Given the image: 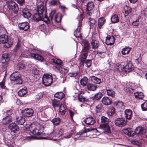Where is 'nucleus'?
I'll return each instance as SVG.
<instances>
[{
  "label": "nucleus",
  "mask_w": 147,
  "mask_h": 147,
  "mask_svg": "<svg viewBox=\"0 0 147 147\" xmlns=\"http://www.w3.org/2000/svg\"><path fill=\"white\" fill-rule=\"evenodd\" d=\"M29 129L33 134L38 136H27L25 138L26 140L30 141L35 139H47L46 134L43 132L42 127L39 124L36 125L34 123L31 124L29 125Z\"/></svg>",
  "instance_id": "1"
},
{
  "label": "nucleus",
  "mask_w": 147,
  "mask_h": 147,
  "mask_svg": "<svg viewBox=\"0 0 147 147\" xmlns=\"http://www.w3.org/2000/svg\"><path fill=\"white\" fill-rule=\"evenodd\" d=\"M13 42V40L8 39L7 35L3 34L0 36V44H4V47L9 48L11 47Z\"/></svg>",
  "instance_id": "2"
},
{
  "label": "nucleus",
  "mask_w": 147,
  "mask_h": 147,
  "mask_svg": "<svg viewBox=\"0 0 147 147\" xmlns=\"http://www.w3.org/2000/svg\"><path fill=\"white\" fill-rule=\"evenodd\" d=\"M78 27L76 30H75L74 35L77 38L81 39L82 37L81 36V33L80 31V30L81 26V23L83 19V17L82 14H80V15L78 17Z\"/></svg>",
  "instance_id": "3"
},
{
  "label": "nucleus",
  "mask_w": 147,
  "mask_h": 147,
  "mask_svg": "<svg viewBox=\"0 0 147 147\" xmlns=\"http://www.w3.org/2000/svg\"><path fill=\"white\" fill-rule=\"evenodd\" d=\"M118 68L120 71L127 73L131 71L133 69V67L132 63H129L124 66L120 65Z\"/></svg>",
  "instance_id": "4"
},
{
  "label": "nucleus",
  "mask_w": 147,
  "mask_h": 147,
  "mask_svg": "<svg viewBox=\"0 0 147 147\" xmlns=\"http://www.w3.org/2000/svg\"><path fill=\"white\" fill-rule=\"evenodd\" d=\"M43 84L47 86L51 85L52 83L53 78L51 75L45 74L42 78Z\"/></svg>",
  "instance_id": "5"
},
{
  "label": "nucleus",
  "mask_w": 147,
  "mask_h": 147,
  "mask_svg": "<svg viewBox=\"0 0 147 147\" xmlns=\"http://www.w3.org/2000/svg\"><path fill=\"white\" fill-rule=\"evenodd\" d=\"M55 134L54 133L50 134L49 136H47V139L58 140L63 138V132L62 130H60L59 131L55 136H54Z\"/></svg>",
  "instance_id": "6"
},
{
  "label": "nucleus",
  "mask_w": 147,
  "mask_h": 147,
  "mask_svg": "<svg viewBox=\"0 0 147 147\" xmlns=\"http://www.w3.org/2000/svg\"><path fill=\"white\" fill-rule=\"evenodd\" d=\"M10 79L14 81L16 84H21L22 83V80L20 77V75L18 73L13 74L11 75Z\"/></svg>",
  "instance_id": "7"
},
{
  "label": "nucleus",
  "mask_w": 147,
  "mask_h": 147,
  "mask_svg": "<svg viewBox=\"0 0 147 147\" xmlns=\"http://www.w3.org/2000/svg\"><path fill=\"white\" fill-rule=\"evenodd\" d=\"M127 122V120L123 118H119L115 121V123L116 125L121 127L124 126Z\"/></svg>",
  "instance_id": "8"
},
{
  "label": "nucleus",
  "mask_w": 147,
  "mask_h": 147,
  "mask_svg": "<svg viewBox=\"0 0 147 147\" xmlns=\"http://www.w3.org/2000/svg\"><path fill=\"white\" fill-rule=\"evenodd\" d=\"M9 60V58L7 54L5 53L3 54L2 57L1 63L4 67H5L7 66Z\"/></svg>",
  "instance_id": "9"
},
{
  "label": "nucleus",
  "mask_w": 147,
  "mask_h": 147,
  "mask_svg": "<svg viewBox=\"0 0 147 147\" xmlns=\"http://www.w3.org/2000/svg\"><path fill=\"white\" fill-rule=\"evenodd\" d=\"M34 112V110L30 108L25 109L22 111V115L24 116L27 117H30L32 116Z\"/></svg>",
  "instance_id": "10"
},
{
  "label": "nucleus",
  "mask_w": 147,
  "mask_h": 147,
  "mask_svg": "<svg viewBox=\"0 0 147 147\" xmlns=\"http://www.w3.org/2000/svg\"><path fill=\"white\" fill-rule=\"evenodd\" d=\"M11 113V112L10 111H7V114L8 115L3 118L2 121V122L3 124H7L12 121L11 117L9 115Z\"/></svg>",
  "instance_id": "11"
},
{
  "label": "nucleus",
  "mask_w": 147,
  "mask_h": 147,
  "mask_svg": "<svg viewBox=\"0 0 147 147\" xmlns=\"http://www.w3.org/2000/svg\"><path fill=\"white\" fill-rule=\"evenodd\" d=\"M147 129L145 128L138 126L135 129V133L139 135H142L146 133Z\"/></svg>",
  "instance_id": "12"
},
{
  "label": "nucleus",
  "mask_w": 147,
  "mask_h": 147,
  "mask_svg": "<svg viewBox=\"0 0 147 147\" xmlns=\"http://www.w3.org/2000/svg\"><path fill=\"white\" fill-rule=\"evenodd\" d=\"M94 6V4L93 2H89L88 3L87 6V13L89 16L92 15Z\"/></svg>",
  "instance_id": "13"
},
{
  "label": "nucleus",
  "mask_w": 147,
  "mask_h": 147,
  "mask_svg": "<svg viewBox=\"0 0 147 147\" xmlns=\"http://www.w3.org/2000/svg\"><path fill=\"white\" fill-rule=\"evenodd\" d=\"M114 42V38L113 36L109 35L107 37L105 42L107 45H111L113 44Z\"/></svg>",
  "instance_id": "14"
},
{
  "label": "nucleus",
  "mask_w": 147,
  "mask_h": 147,
  "mask_svg": "<svg viewBox=\"0 0 147 147\" xmlns=\"http://www.w3.org/2000/svg\"><path fill=\"white\" fill-rule=\"evenodd\" d=\"M46 8L42 5H38L37 8V13L39 14H44L46 13Z\"/></svg>",
  "instance_id": "15"
},
{
  "label": "nucleus",
  "mask_w": 147,
  "mask_h": 147,
  "mask_svg": "<svg viewBox=\"0 0 147 147\" xmlns=\"http://www.w3.org/2000/svg\"><path fill=\"white\" fill-rule=\"evenodd\" d=\"M30 53L31 57L34 59L40 61L43 60V58L41 55L34 53L32 51L30 52Z\"/></svg>",
  "instance_id": "16"
},
{
  "label": "nucleus",
  "mask_w": 147,
  "mask_h": 147,
  "mask_svg": "<svg viewBox=\"0 0 147 147\" xmlns=\"http://www.w3.org/2000/svg\"><path fill=\"white\" fill-rule=\"evenodd\" d=\"M88 54V51H82L81 54L80 56V61L82 64L84 63V62L86 59L87 55Z\"/></svg>",
  "instance_id": "17"
},
{
  "label": "nucleus",
  "mask_w": 147,
  "mask_h": 147,
  "mask_svg": "<svg viewBox=\"0 0 147 147\" xmlns=\"http://www.w3.org/2000/svg\"><path fill=\"white\" fill-rule=\"evenodd\" d=\"M18 26L20 29L25 31L28 30L29 27V24L27 22H24L19 24Z\"/></svg>",
  "instance_id": "18"
},
{
  "label": "nucleus",
  "mask_w": 147,
  "mask_h": 147,
  "mask_svg": "<svg viewBox=\"0 0 147 147\" xmlns=\"http://www.w3.org/2000/svg\"><path fill=\"white\" fill-rule=\"evenodd\" d=\"M22 15L25 18H28L30 17L31 14L27 8L22 9Z\"/></svg>",
  "instance_id": "19"
},
{
  "label": "nucleus",
  "mask_w": 147,
  "mask_h": 147,
  "mask_svg": "<svg viewBox=\"0 0 147 147\" xmlns=\"http://www.w3.org/2000/svg\"><path fill=\"white\" fill-rule=\"evenodd\" d=\"M9 127L11 131L14 133L16 132L19 129L18 127L15 123H13L10 124Z\"/></svg>",
  "instance_id": "20"
},
{
  "label": "nucleus",
  "mask_w": 147,
  "mask_h": 147,
  "mask_svg": "<svg viewBox=\"0 0 147 147\" xmlns=\"http://www.w3.org/2000/svg\"><path fill=\"white\" fill-rule=\"evenodd\" d=\"M85 123L88 125H93L95 123L94 119L92 117H89L86 118L84 120Z\"/></svg>",
  "instance_id": "21"
},
{
  "label": "nucleus",
  "mask_w": 147,
  "mask_h": 147,
  "mask_svg": "<svg viewBox=\"0 0 147 147\" xmlns=\"http://www.w3.org/2000/svg\"><path fill=\"white\" fill-rule=\"evenodd\" d=\"M123 133L126 135L129 136H133L135 134V132L130 128L123 129Z\"/></svg>",
  "instance_id": "22"
},
{
  "label": "nucleus",
  "mask_w": 147,
  "mask_h": 147,
  "mask_svg": "<svg viewBox=\"0 0 147 147\" xmlns=\"http://www.w3.org/2000/svg\"><path fill=\"white\" fill-rule=\"evenodd\" d=\"M142 23V20L140 17H138L132 23V24L134 26H138L140 24Z\"/></svg>",
  "instance_id": "23"
},
{
  "label": "nucleus",
  "mask_w": 147,
  "mask_h": 147,
  "mask_svg": "<svg viewBox=\"0 0 147 147\" xmlns=\"http://www.w3.org/2000/svg\"><path fill=\"white\" fill-rule=\"evenodd\" d=\"M102 102L104 105H108L111 104V100L107 97H104L102 100Z\"/></svg>",
  "instance_id": "24"
},
{
  "label": "nucleus",
  "mask_w": 147,
  "mask_h": 147,
  "mask_svg": "<svg viewBox=\"0 0 147 147\" xmlns=\"http://www.w3.org/2000/svg\"><path fill=\"white\" fill-rule=\"evenodd\" d=\"M101 128L104 131V132L106 134H108L111 132L110 128L108 125L101 126Z\"/></svg>",
  "instance_id": "25"
},
{
  "label": "nucleus",
  "mask_w": 147,
  "mask_h": 147,
  "mask_svg": "<svg viewBox=\"0 0 147 147\" xmlns=\"http://www.w3.org/2000/svg\"><path fill=\"white\" fill-rule=\"evenodd\" d=\"M28 92L27 89L24 88L20 89L18 92L19 96L21 97L24 96Z\"/></svg>",
  "instance_id": "26"
},
{
  "label": "nucleus",
  "mask_w": 147,
  "mask_h": 147,
  "mask_svg": "<svg viewBox=\"0 0 147 147\" xmlns=\"http://www.w3.org/2000/svg\"><path fill=\"white\" fill-rule=\"evenodd\" d=\"M125 117L126 119H130L131 118L132 115V111L130 109H126L125 111Z\"/></svg>",
  "instance_id": "27"
},
{
  "label": "nucleus",
  "mask_w": 147,
  "mask_h": 147,
  "mask_svg": "<svg viewBox=\"0 0 147 147\" xmlns=\"http://www.w3.org/2000/svg\"><path fill=\"white\" fill-rule=\"evenodd\" d=\"M101 122L100 126L108 125L109 123V119L106 117L102 116L101 117Z\"/></svg>",
  "instance_id": "28"
},
{
  "label": "nucleus",
  "mask_w": 147,
  "mask_h": 147,
  "mask_svg": "<svg viewBox=\"0 0 147 147\" xmlns=\"http://www.w3.org/2000/svg\"><path fill=\"white\" fill-rule=\"evenodd\" d=\"M131 49V48L128 47H126L123 48L121 50V53L123 55L128 54Z\"/></svg>",
  "instance_id": "29"
},
{
  "label": "nucleus",
  "mask_w": 147,
  "mask_h": 147,
  "mask_svg": "<svg viewBox=\"0 0 147 147\" xmlns=\"http://www.w3.org/2000/svg\"><path fill=\"white\" fill-rule=\"evenodd\" d=\"M135 97L137 99H140L144 97L143 93L141 92H136L134 93Z\"/></svg>",
  "instance_id": "30"
},
{
  "label": "nucleus",
  "mask_w": 147,
  "mask_h": 147,
  "mask_svg": "<svg viewBox=\"0 0 147 147\" xmlns=\"http://www.w3.org/2000/svg\"><path fill=\"white\" fill-rule=\"evenodd\" d=\"M87 89L90 91H94L97 88L96 85L92 84H89L87 85Z\"/></svg>",
  "instance_id": "31"
},
{
  "label": "nucleus",
  "mask_w": 147,
  "mask_h": 147,
  "mask_svg": "<svg viewBox=\"0 0 147 147\" xmlns=\"http://www.w3.org/2000/svg\"><path fill=\"white\" fill-rule=\"evenodd\" d=\"M82 45L84 47L82 51H88L89 49V45L88 42L86 40H83L82 43Z\"/></svg>",
  "instance_id": "32"
},
{
  "label": "nucleus",
  "mask_w": 147,
  "mask_h": 147,
  "mask_svg": "<svg viewBox=\"0 0 147 147\" xmlns=\"http://www.w3.org/2000/svg\"><path fill=\"white\" fill-rule=\"evenodd\" d=\"M124 10L125 12V16H127L130 14L131 12V8L127 6L124 7Z\"/></svg>",
  "instance_id": "33"
},
{
  "label": "nucleus",
  "mask_w": 147,
  "mask_h": 147,
  "mask_svg": "<svg viewBox=\"0 0 147 147\" xmlns=\"http://www.w3.org/2000/svg\"><path fill=\"white\" fill-rule=\"evenodd\" d=\"M25 121V119L22 116H20L16 118L17 123L18 125H22Z\"/></svg>",
  "instance_id": "34"
},
{
  "label": "nucleus",
  "mask_w": 147,
  "mask_h": 147,
  "mask_svg": "<svg viewBox=\"0 0 147 147\" xmlns=\"http://www.w3.org/2000/svg\"><path fill=\"white\" fill-rule=\"evenodd\" d=\"M66 108L64 105L62 104L60 106L59 109L60 114L62 115H64L65 113Z\"/></svg>",
  "instance_id": "35"
},
{
  "label": "nucleus",
  "mask_w": 147,
  "mask_h": 147,
  "mask_svg": "<svg viewBox=\"0 0 147 147\" xmlns=\"http://www.w3.org/2000/svg\"><path fill=\"white\" fill-rule=\"evenodd\" d=\"M90 80L92 82L96 84H99L101 82L100 79L94 76L91 77Z\"/></svg>",
  "instance_id": "36"
},
{
  "label": "nucleus",
  "mask_w": 147,
  "mask_h": 147,
  "mask_svg": "<svg viewBox=\"0 0 147 147\" xmlns=\"http://www.w3.org/2000/svg\"><path fill=\"white\" fill-rule=\"evenodd\" d=\"M92 131H93L94 132L96 133L98 132V131L96 129H90L88 128L87 129H85L83 131V132H80L78 134V135H82L83 133H86L87 132H88Z\"/></svg>",
  "instance_id": "37"
},
{
  "label": "nucleus",
  "mask_w": 147,
  "mask_h": 147,
  "mask_svg": "<svg viewBox=\"0 0 147 147\" xmlns=\"http://www.w3.org/2000/svg\"><path fill=\"white\" fill-rule=\"evenodd\" d=\"M43 17V14H41L38 13H36L33 16L34 19L37 21H38L39 20H42V18Z\"/></svg>",
  "instance_id": "38"
},
{
  "label": "nucleus",
  "mask_w": 147,
  "mask_h": 147,
  "mask_svg": "<svg viewBox=\"0 0 147 147\" xmlns=\"http://www.w3.org/2000/svg\"><path fill=\"white\" fill-rule=\"evenodd\" d=\"M74 132L72 131H71L63 133V137L65 138H71L73 133Z\"/></svg>",
  "instance_id": "39"
},
{
  "label": "nucleus",
  "mask_w": 147,
  "mask_h": 147,
  "mask_svg": "<svg viewBox=\"0 0 147 147\" xmlns=\"http://www.w3.org/2000/svg\"><path fill=\"white\" fill-rule=\"evenodd\" d=\"M91 45L93 49H96L99 45V42L96 40H93L91 42Z\"/></svg>",
  "instance_id": "40"
},
{
  "label": "nucleus",
  "mask_w": 147,
  "mask_h": 147,
  "mask_svg": "<svg viewBox=\"0 0 147 147\" xmlns=\"http://www.w3.org/2000/svg\"><path fill=\"white\" fill-rule=\"evenodd\" d=\"M65 95L62 92H58L56 93L54 95V96L58 98L61 99L64 97Z\"/></svg>",
  "instance_id": "41"
},
{
  "label": "nucleus",
  "mask_w": 147,
  "mask_h": 147,
  "mask_svg": "<svg viewBox=\"0 0 147 147\" xmlns=\"http://www.w3.org/2000/svg\"><path fill=\"white\" fill-rule=\"evenodd\" d=\"M88 82V79L86 77H84L80 80L81 84L83 86H86Z\"/></svg>",
  "instance_id": "42"
},
{
  "label": "nucleus",
  "mask_w": 147,
  "mask_h": 147,
  "mask_svg": "<svg viewBox=\"0 0 147 147\" xmlns=\"http://www.w3.org/2000/svg\"><path fill=\"white\" fill-rule=\"evenodd\" d=\"M102 96V94L101 92H98L92 97V98L94 100H97L100 99Z\"/></svg>",
  "instance_id": "43"
},
{
  "label": "nucleus",
  "mask_w": 147,
  "mask_h": 147,
  "mask_svg": "<svg viewBox=\"0 0 147 147\" xmlns=\"http://www.w3.org/2000/svg\"><path fill=\"white\" fill-rule=\"evenodd\" d=\"M61 14L60 13H58L56 14L53 20L55 22H60L61 20Z\"/></svg>",
  "instance_id": "44"
},
{
  "label": "nucleus",
  "mask_w": 147,
  "mask_h": 147,
  "mask_svg": "<svg viewBox=\"0 0 147 147\" xmlns=\"http://www.w3.org/2000/svg\"><path fill=\"white\" fill-rule=\"evenodd\" d=\"M105 20V19L103 17H101L99 19L98 22V25L99 28H100L103 25Z\"/></svg>",
  "instance_id": "45"
},
{
  "label": "nucleus",
  "mask_w": 147,
  "mask_h": 147,
  "mask_svg": "<svg viewBox=\"0 0 147 147\" xmlns=\"http://www.w3.org/2000/svg\"><path fill=\"white\" fill-rule=\"evenodd\" d=\"M115 113V109L113 107L109 108L107 112V113L109 115L111 116L113 115Z\"/></svg>",
  "instance_id": "46"
},
{
  "label": "nucleus",
  "mask_w": 147,
  "mask_h": 147,
  "mask_svg": "<svg viewBox=\"0 0 147 147\" xmlns=\"http://www.w3.org/2000/svg\"><path fill=\"white\" fill-rule=\"evenodd\" d=\"M111 21L112 22L115 23L118 22L119 21V19L118 16L117 15H114L111 18Z\"/></svg>",
  "instance_id": "47"
},
{
  "label": "nucleus",
  "mask_w": 147,
  "mask_h": 147,
  "mask_svg": "<svg viewBox=\"0 0 147 147\" xmlns=\"http://www.w3.org/2000/svg\"><path fill=\"white\" fill-rule=\"evenodd\" d=\"M12 8H9V10L12 12H13L14 13L16 14L18 12V5H17L16 6H15L12 7Z\"/></svg>",
  "instance_id": "48"
},
{
  "label": "nucleus",
  "mask_w": 147,
  "mask_h": 147,
  "mask_svg": "<svg viewBox=\"0 0 147 147\" xmlns=\"http://www.w3.org/2000/svg\"><path fill=\"white\" fill-rule=\"evenodd\" d=\"M52 123L54 125H57L59 124L60 122V119L58 117L54 118L52 120Z\"/></svg>",
  "instance_id": "49"
},
{
  "label": "nucleus",
  "mask_w": 147,
  "mask_h": 147,
  "mask_svg": "<svg viewBox=\"0 0 147 147\" xmlns=\"http://www.w3.org/2000/svg\"><path fill=\"white\" fill-rule=\"evenodd\" d=\"M26 65L23 62H21L19 63L17 67L19 68V69H22L26 67Z\"/></svg>",
  "instance_id": "50"
},
{
  "label": "nucleus",
  "mask_w": 147,
  "mask_h": 147,
  "mask_svg": "<svg viewBox=\"0 0 147 147\" xmlns=\"http://www.w3.org/2000/svg\"><path fill=\"white\" fill-rule=\"evenodd\" d=\"M107 94L112 97H114L115 96V92L112 89H109L107 90Z\"/></svg>",
  "instance_id": "51"
},
{
  "label": "nucleus",
  "mask_w": 147,
  "mask_h": 147,
  "mask_svg": "<svg viewBox=\"0 0 147 147\" xmlns=\"http://www.w3.org/2000/svg\"><path fill=\"white\" fill-rule=\"evenodd\" d=\"M17 5V4H16L14 1H13L11 2H9L8 3H7V6L8 9L10 8H12V7L14 6H16Z\"/></svg>",
  "instance_id": "52"
},
{
  "label": "nucleus",
  "mask_w": 147,
  "mask_h": 147,
  "mask_svg": "<svg viewBox=\"0 0 147 147\" xmlns=\"http://www.w3.org/2000/svg\"><path fill=\"white\" fill-rule=\"evenodd\" d=\"M57 68L62 73H65L67 71V68L66 67H65L62 66H60L57 67Z\"/></svg>",
  "instance_id": "53"
},
{
  "label": "nucleus",
  "mask_w": 147,
  "mask_h": 147,
  "mask_svg": "<svg viewBox=\"0 0 147 147\" xmlns=\"http://www.w3.org/2000/svg\"><path fill=\"white\" fill-rule=\"evenodd\" d=\"M141 108L143 111H145L147 110V100L144 102L141 105Z\"/></svg>",
  "instance_id": "54"
},
{
  "label": "nucleus",
  "mask_w": 147,
  "mask_h": 147,
  "mask_svg": "<svg viewBox=\"0 0 147 147\" xmlns=\"http://www.w3.org/2000/svg\"><path fill=\"white\" fill-rule=\"evenodd\" d=\"M114 105L115 106H117L121 107L123 106V103L121 101H119L115 102L114 103Z\"/></svg>",
  "instance_id": "55"
},
{
  "label": "nucleus",
  "mask_w": 147,
  "mask_h": 147,
  "mask_svg": "<svg viewBox=\"0 0 147 147\" xmlns=\"http://www.w3.org/2000/svg\"><path fill=\"white\" fill-rule=\"evenodd\" d=\"M42 20H42L45 22L48 23L50 22V20L47 17L45 14H43V17H42Z\"/></svg>",
  "instance_id": "56"
},
{
  "label": "nucleus",
  "mask_w": 147,
  "mask_h": 147,
  "mask_svg": "<svg viewBox=\"0 0 147 147\" xmlns=\"http://www.w3.org/2000/svg\"><path fill=\"white\" fill-rule=\"evenodd\" d=\"M43 94L41 93H39L35 96V99L36 100H38L42 98L43 97Z\"/></svg>",
  "instance_id": "57"
},
{
  "label": "nucleus",
  "mask_w": 147,
  "mask_h": 147,
  "mask_svg": "<svg viewBox=\"0 0 147 147\" xmlns=\"http://www.w3.org/2000/svg\"><path fill=\"white\" fill-rule=\"evenodd\" d=\"M52 62L59 65H61L62 63V61L60 59L55 58L52 59Z\"/></svg>",
  "instance_id": "58"
},
{
  "label": "nucleus",
  "mask_w": 147,
  "mask_h": 147,
  "mask_svg": "<svg viewBox=\"0 0 147 147\" xmlns=\"http://www.w3.org/2000/svg\"><path fill=\"white\" fill-rule=\"evenodd\" d=\"M78 99L79 101L82 102H84L85 100V97L81 95V94H78Z\"/></svg>",
  "instance_id": "59"
},
{
  "label": "nucleus",
  "mask_w": 147,
  "mask_h": 147,
  "mask_svg": "<svg viewBox=\"0 0 147 147\" xmlns=\"http://www.w3.org/2000/svg\"><path fill=\"white\" fill-rule=\"evenodd\" d=\"M56 13V10H53L50 13V18L51 20H53L55 16V14Z\"/></svg>",
  "instance_id": "60"
},
{
  "label": "nucleus",
  "mask_w": 147,
  "mask_h": 147,
  "mask_svg": "<svg viewBox=\"0 0 147 147\" xmlns=\"http://www.w3.org/2000/svg\"><path fill=\"white\" fill-rule=\"evenodd\" d=\"M21 42L20 40H18L15 48L14 49V51H17L19 48L21 46Z\"/></svg>",
  "instance_id": "61"
},
{
  "label": "nucleus",
  "mask_w": 147,
  "mask_h": 147,
  "mask_svg": "<svg viewBox=\"0 0 147 147\" xmlns=\"http://www.w3.org/2000/svg\"><path fill=\"white\" fill-rule=\"evenodd\" d=\"M53 105L54 108L58 107L60 105V103L59 101L55 100L53 101Z\"/></svg>",
  "instance_id": "62"
},
{
  "label": "nucleus",
  "mask_w": 147,
  "mask_h": 147,
  "mask_svg": "<svg viewBox=\"0 0 147 147\" xmlns=\"http://www.w3.org/2000/svg\"><path fill=\"white\" fill-rule=\"evenodd\" d=\"M131 143L132 144L135 145L137 146H140L141 145V143L139 142L138 141L136 140H132L131 141Z\"/></svg>",
  "instance_id": "63"
},
{
  "label": "nucleus",
  "mask_w": 147,
  "mask_h": 147,
  "mask_svg": "<svg viewBox=\"0 0 147 147\" xmlns=\"http://www.w3.org/2000/svg\"><path fill=\"white\" fill-rule=\"evenodd\" d=\"M91 60H87L85 62L86 66L88 67L90 66L91 64Z\"/></svg>",
  "instance_id": "64"
}]
</instances>
